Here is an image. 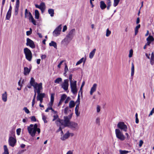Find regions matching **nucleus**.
<instances>
[{
    "label": "nucleus",
    "mask_w": 154,
    "mask_h": 154,
    "mask_svg": "<svg viewBox=\"0 0 154 154\" xmlns=\"http://www.w3.org/2000/svg\"><path fill=\"white\" fill-rule=\"evenodd\" d=\"M96 51V49L94 48L90 53L89 55V57L91 59L93 58L94 55Z\"/></svg>",
    "instance_id": "nucleus-23"
},
{
    "label": "nucleus",
    "mask_w": 154,
    "mask_h": 154,
    "mask_svg": "<svg viewBox=\"0 0 154 154\" xmlns=\"http://www.w3.org/2000/svg\"><path fill=\"white\" fill-rule=\"evenodd\" d=\"M71 98L69 97H66V100L65 101V103L66 104L68 103V102L71 100Z\"/></svg>",
    "instance_id": "nucleus-46"
},
{
    "label": "nucleus",
    "mask_w": 154,
    "mask_h": 154,
    "mask_svg": "<svg viewBox=\"0 0 154 154\" xmlns=\"http://www.w3.org/2000/svg\"><path fill=\"white\" fill-rule=\"evenodd\" d=\"M31 120L32 121L35 122L36 121V119L34 116H32L31 118Z\"/></svg>",
    "instance_id": "nucleus-57"
},
{
    "label": "nucleus",
    "mask_w": 154,
    "mask_h": 154,
    "mask_svg": "<svg viewBox=\"0 0 154 154\" xmlns=\"http://www.w3.org/2000/svg\"><path fill=\"white\" fill-rule=\"evenodd\" d=\"M20 1L19 0H17L15 6L19 7Z\"/></svg>",
    "instance_id": "nucleus-58"
},
{
    "label": "nucleus",
    "mask_w": 154,
    "mask_h": 154,
    "mask_svg": "<svg viewBox=\"0 0 154 154\" xmlns=\"http://www.w3.org/2000/svg\"><path fill=\"white\" fill-rule=\"evenodd\" d=\"M68 127L74 130H77L79 128V126L78 124L74 122H71Z\"/></svg>",
    "instance_id": "nucleus-13"
},
{
    "label": "nucleus",
    "mask_w": 154,
    "mask_h": 154,
    "mask_svg": "<svg viewBox=\"0 0 154 154\" xmlns=\"http://www.w3.org/2000/svg\"><path fill=\"white\" fill-rule=\"evenodd\" d=\"M26 45L27 46H29L32 48H35V45L34 42L29 38H27L26 39Z\"/></svg>",
    "instance_id": "nucleus-14"
},
{
    "label": "nucleus",
    "mask_w": 154,
    "mask_h": 154,
    "mask_svg": "<svg viewBox=\"0 0 154 154\" xmlns=\"http://www.w3.org/2000/svg\"><path fill=\"white\" fill-rule=\"evenodd\" d=\"M29 30L26 31V34L28 36L32 34V29L31 28L29 29Z\"/></svg>",
    "instance_id": "nucleus-43"
},
{
    "label": "nucleus",
    "mask_w": 154,
    "mask_h": 154,
    "mask_svg": "<svg viewBox=\"0 0 154 154\" xmlns=\"http://www.w3.org/2000/svg\"><path fill=\"white\" fill-rule=\"evenodd\" d=\"M21 131V129L20 128H18L16 130L17 134L18 135H19L20 134Z\"/></svg>",
    "instance_id": "nucleus-49"
},
{
    "label": "nucleus",
    "mask_w": 154,
    "mask_h": 154,
    "mask_svg": "<svg viewBox=\"0 0 154 154\" xmlns=\"http://www.w3.org/2000/svg\"><path fill=\"white\" fill-rule=\"evenodd\" d=\"M117 127L125 132H126L128 128L126 125L123 122H120L117 124Z\"/></svg>",
    "instance_id": "nucleus-10"
},
{
    "label": "nucleus",
    "mask_w": 154,
    "mask_h": 154,
    "mask_svg": "<svg viewBox=\"0 0 154 154\" xmlns=\"http://www.w3.org/2000/svg\"><path fill=\"white\" fill-rule=\"evenodd\" d=\"M35 18L38 19L39 18V14L38 11L37 10H35Z\"/></svg>",
    "instance_id": "nucleus-29"
},
{
    "label": "nucleus",
    "mask_w": 154,
    "mask_h": 154,
    "mask_svg": "<svg viewBox=\"0 0 154 154\" xmlns=\"http://www.w3.org/2000/svg\"><path fill=\"white\" fill-rule=\"evenodd\" d=\"M53 118H54L52 120L53 121H54L55 120L57 119L58 118V116L57 115H54L53 116Z\"/></svg>",
    "instance_id": "nucleus-55"
},
{
    "label": "nucleus",
    "mask_w": 154,
    "mask_h": 154,
    "mask_svg": "<svg viewBox=\"0 0 154 154\" xmlns=\"http://www.w3.org/2000/svg\"><path fill=\"white\" fill-rule=\"evenodd\" d=\"M80 96H79V94L78 95V98H77V100H76L75 102V103L76 104L75 107H79V105L80 103Z\"/></svg>",
    "instance_id": "nucleus-32"
},
{
    "label": "nucleus",
    "mask_w": 154,
    "mask_h": 154,
    "mask_svg": "<svg viewBox=\"0 0 154 154\" xmlns=\"http://www.w3.org/2000/svg\"><path fill=\"white\" fill-rule=\"evenodd\" d=\"M100 7L102 10H104L106 7V5L103 1H101L100 2Z\"/></svg>",
    "instance_id": "nucleus-20"
},
{
    "label": "nucleus",
    "mask_w": 154,
    "mask_h": 154,
    "mask_svg": "<svg viewBox=\"0 0 154 154\" xmlns=\"http://www.w3.org/2000/svg\"><path fill=\"white\" fill-rule=\"evenodd\" d=\"M140 24L138 25L135 28V35H136L138 32V29L140 28Z\"/></svg>",
    "instance_id": "nucleus-31"
},
{
    "label": "nucleus",
    "mask_w": 154,
    "mask_h": 154,
    "mask_svg": "<svg viewBox=\"0 0 154 154\" xmlns=\"http://www.w3.org/2000/svg\"><path fill=\"white\" fill-rule=\"evenodd\" d=\"M72 74H70L69 76V79L70 81V84L73 83V82L72 80Z\"/></svg>",
    "instance_id": "nucleus-45"
},
{
    "label": "nucleus",
    "mask_w": 154,
    "mask_h": 154,
    "mask_svg": "<svg viewBox=\"0 0 154 154\" xmlns=\"http://www.w3.org/2000/svg\"><path fill=\"white\" fill-rule=\"evenodd\" d=\"M28 14H29V12H28V10L27 9H25V17H27L29 16V15H28Z\"/></svg>",
    "instance_id": "nucleus-51"
},
{
    "label": "nucleus",
    "mask_w": 154,
    "mask_h": 154,
    "mask_svg": "<svg viewBox=\"0 0 154 154\" xmlns=\"http://www.w3.org/2000/svg\"><path fill=\"white\" fill-rule=\"evenodd\" d=\"M75 105V103L73 100H71L69 103V107L72 108L74 107Z\"/></svg>",
    "instance_id": "nucleus-25"
},
{
    "label": "nucleus",
    "mask_w": 154,
    "mask_h": 154,
    "mask_svg": "<svg viewBox=\"0 0 154 154\" xmlns=\"http://www.w3.org/2000/svg\"><path fill=\"white\" fill-rule=\"evenodd\" d=\"M97 112L100 111V107L99 106H97Z\"/></svg>",
    "instance_id": "nucleus-63"
},
{
    "label": "nucleus",
    "mask_w": 154,
    "mask_h": 154,
    "mask_svg": "<svg viewBox=\"0 0 154 154\" xmlns=\"http://www.w3.org/2000/svg\"><path fill=\"white\" fill-rule=\"evenodd\" d=\"M7 94L6 91L2 94V100L4 102L7 101Z\"/></svg>",
    "instance_id": "nucleus-21"
},
{
    "label": "nucleus",
    "mask_w": 154,
    "mask_h": 154,
    "mask_svg": "<svg viewBox=\"0 0 154 154\" xmlns=\"http://www.w3.org/2000/svg\"><path fill=\"white\" fill-rule=\"evenodd\" d=\"M96 123L98 125H100V119L99 118H97L96 119Z\"/></svg>",
    "instance_id": "nucleus-56"
},
{
    "label": "nucleus",
    "mask_w": 154,
    "mask_h": 154,
    "mask_svg": "<svg viewBox=\"0 0 154 154\" xmlns=\"http://www.w3.org/2000/svg\"><path fill=\"white\" fill-rule=\"evenodd\" d=\"M71 91L74 94L77 93V89L76 88V81L73 82V83L70 84Z\"/></svg>",
    "instance_id": "nucleus-11"
},
{
    "label": "nucleus",
    "mask_w": 154,
    "mask_h": 154,
    "mask_svg": "<svg viewBox=\"0 0 154 154\" xmlns=\"http://www.w3.org/2000/svg\"><path fill=\"white\" fill-rule=\"evenodd\" d=\"M75 32V29H73L71 30L68 32L66 37L64 39L65 42H70L73 38Z\"/></svg>",
    "instance_id": "nucleus-2"
},
{
    "label": "nucleus",
    "mask_w": 154,
    "mask_h": 154,
    "mask_svg": "<svg viewBox=\"0 0 154 154\" xmlns=\"http://www.w3.org/2000/svg\"><path fill=\"white\" fill-rule=\"evenodd\" d=\"M39 88L38 89L37 91V93L38 94V95L37 96V100L38 101V100L41 99H43V98H44L45 96V94L44 93H41V90L42 89V88Z\"/></svg>",
    "instance_id": "nucleus-9"
},
{
    "label": "nucleus",
    "mask_w": 154,
    "mask_h": 154,
    "mask_svg": "<svg viewBox=\"0 0 154 154\" xmlns=\"http://www.w3.org/2000/svg\"><path fill=\"white\" fill-rule=\"evenodd\" d=\"M29 83L31 86L33 87L34 89L38 90L39 88H42V83L41 82L38 84L37 83L33 77L31 78Z\"/></svg>",
    "instance_id": "nucleus-3"
},
{
    "label": "nucleus",
    "mask_w": 154,
    "mask_h": 154,
    "mask_svg": "<svg viewBox=\"0 0 154 154\" xmlns=\"http://www.w3.org/2000/svg\"><path fill=\"white\" fill-rule=\"evenodd\" d=\"M54 94H51V101L50 103H51V105H52L53 102L54 101Z\"/></svg>",
    "instance_id": "nucleus-37"
},
{
    "label": "nucleus",
    "mask_w": 154,
    "mask_h": 154,
    "mask_svg": "<svg viewBox=\"0 0 154 154\" xmlns=\"http://www.w3.org/2000/svg\"><path fill=\"white\" fill-rule=\"evenodd\" d=\"M8 142L10 146L14 147L17 142V140L14 133H13L12 136H10L9 137Z\"/></svg>",
    "instance_id": "nucleus-6"
},
{
    "label": "nucleus",
    "mask_w": 154,
    "mask_h": 154,
    "mask_svg": "<svg viewBox=\"0 0 154 154\" xmlns=\"http://www.w3.org/2000/svg\"><path fill=\"white\" fill-rule=\"evenodd\" d=\"M23 110L27 114H29L30 112L29 110L26 107H24L23 109Z\"/></svg>",
    "instance_id": "nucleus-50"
},
{
    "label": "nucleus",
    "mask_w": 154,
    "mask_h": 154,
    "mask_svg": "<svg viewBox=\"0 0 154 154\" xmlns=\"http://www.w3.org/2000/svg\"><path fill=\"white\" fill-rule=\"evenodd\" d=\"M52 109V107H48L45 110V112H48L49 111V110H50Z\"/></svg>",
    "instance_id": "nucleus-61"
},
{
    "label": "nucleus",
    "mask_w": 154,
    "mask_h": 154,
    "mask_svg": "<svg viewBox=\"0 0 154 154\" xmlns=\"http://www.w3.org/2000/svg\"><path fill=\"white\" fill-rule=\"evenodd\" d=\"M19 7L15 6L14 14L15 15H17L18 12Z\"/></svg>",
    "instance_id": "nucleus-41"
},
{
    "label": "nucleus",
    "mask_w": 154,
    "mask_h": 154,
    "mask_svg": "<svg viewBox=\"0 0 154 154\" xmlns=\"http://www.w3.org/2000/svg\"><path fill=\"white\" fill-rule=\"evenodd\" d=\"M27 130L29 133L32 137L35 135L36 131L38 134L40 133V129L38 128V125L36 124H35L34 125L30 124L29 126H28Z\"/></svg>",
    "instance_id": "nucleus-1"
},
{
    "label": "nucleus",
    "mask_w": 154,
    "mask_h": 154,
    "mask_svg": "<svg viewBox=\"0 0 154 154\" xmlns=\"http://www.w3.org/2000/svg\"><path fill=\"white\" fill-rule=\"evenodd\" d=\"M154 40L153 37L152 36L149 35L146 38L147 41H150V42H153Z\"/></svg>",
    "instance_id": "nucleus-35"
},
{
    "label": "nucleus",
    "mask_w": 154,
    "mask_h": 154,
    "mask_svg": "<svg viewBox=\"0 0 154 154\" xmlns=\"http://www.w3.org/2000/svg\"><path fill=\"white\" fill-rule=\"evenodd\" d=\"M70 119L68 117L66 116L64 117V120L58 119L57 121L60 122L62 125H63L65 127H68L69 123L71 122L70 121Z\"/></svg>",
    "instance_id": "nucleus-5"
},
{
    "label": "nucleus",
    "mask_w": 154,
    "mask_h": 154,
    "mask_svg": "<svg viewBox=\"0 0 154 154\" xmlns=\"http://www.w3.org/2000/svg\"><path fill=\"white\" fill-rule=\"evenodd\" d=\"M68 69L67 66L66 64L65 65V68H64L65 72L64 73V74H66L67 72L68 71Z\"/></svg>",
    "instance_id": "nucleus-52"
},
{
    "label": "nucleus",
    "mask_w": 154,
    "mask_h": 154,
    "mask_svg": "<svg viewBox=\"0 0 154 154\" xmlns=\"http://www.w3.org/2000/svg\"><path fill=\"white\" fill-rule=\"evenodd\" d=\"M153 113H154V107L152 109V110L150 111V113L149 115V116H150L152 115Z\"/></svg>",
    "instance_id": "nucleus-54"
},
{
    "label": "nucleus",
    "mask_w": 154,
    "mask_h": 154,
    "mask_svg": "<svg viewBox=\"0 0 154 154\" xmlns=\"http://www.w3.org/2000/svg\"><path fill=\"white\" fill-rule=\"evenodd\" d=\"M131 75L132 77H133L134 74V63H131Z\"/></svg>",
    "instance_id": "nucleus-28"
},
{
    "label": "nucleus",
    "mask_w": 154,
    "mask_h": 154,
    "mask_svg": "<svg viewBox=\"0 0 154 154\" xmlns=\"http://www.w3.org/2000/svg\"><path fill=\"white\" fill-rule=\"evenodd\" d=\"M62 25L60 24L56 28L53 32V35L54 37L59 36L60 34L62 29Z\"/></svg>",
    "instance_id": "nucleus-8"
},
{
    "label": "nucleus",
    "mask_w": 154,
    "mask_h": 154,
    "mask_svg": "<svg viewBox=\"0 0 154 154\" xmlns=\"http://www.w3.org/2000/svg\"><path fill=\"white\" fill-rule=\"evenodd\" d=\"M69 80L68 79H65L64 82L61 85V88H63L65 91L68 90L69 87Z\"/></svg>",
    "instance_id": "nucleus-12"
},
{
    "label": "nucleus",
    "mask_w": 154,
    "mask_h": 154,
    "mask_svg": "<svg viewBox=\"0 0 154 154\" xmlns=\"http://www.w3.org/2000/svg\"><path fill=\"white\" fill-rule=\"evenodd\" d=\"M11 12L8 11L6 15V19L7 20H9L11 15Z\"/></svg>",
    "instance_id": "nucleus-34"
},
{
    "label": "nucleus",
    "mask_w": 154,
    "mask_h": 154,
    "mask_svg": "<svg viewBox=\"0 0 154 154\" xmlns=\"http://www.w3.org/2000/svg\"><path fill=\"white\" fill-rule=\"evenodd\" d=\"M35 6L36 8L40 9L42 12L44 11L46 8L45 3L44 2H42L39 5L35 4Z\"/></svg>",
    "instance_id": "nucleus-15"
},
{
    "label": "nucleus",
    "mask_w": 154,
    "mask_h": 154,
    "mask_svg": "<svg viewBox=\"0 0 154 154\" xmlns=\"http://www.w3.org/2000/svg\"><path fill=\"white\" fill-rule=\"evenodd\" d=\"M24 151V150H23L18 151L17 154H21Z\"/></svg>",
    "instance_id": "nucleus-64"
},
{
    "label": "nucleus",
    "mask_w": 154,
    "mask_h": 154,
    "mask_svg": "<svg viewBox=\"0 0 154 154\" xmlns=\"http://www.w3.org/2000/svg\"><path fill=\"white\" fill-rule=\"evenodd\" d=\"M84 60V58H82L79 61H78L76 63V65H78L80 63H82L83 61Z\"/></svg>",
    "instance_id": "nucleus-44"
},
{
    "label": "nucleus",
    "mask_w": 154,
    "mask_h": 154,
    "mask_svg": "<svg viewBox=\"0 0 154 154\" xmlns=\"http://www.w3.org/2000/svg\"><path fill=\"white\" fill-rule=\"evenodd\" d=\"M120 0H114L113 6L114 7L116 6L118 4Z\"/></svg>",
    "instance_id": "nucleus-39"
},
{
    "label": "nucleus",
    "mask_w": 154,
    "mask_h": 154,
    "mask_svg": "<svg viewBox=\"0 0 154 154\" xmlns=\"http://www.w3.org/2000/svg\"><path fill=\"white\" fill-rule=\"evenodd\" d=\"M75 113L77 117L79 116L80 112H79V107H75Z\"/></svg>",
    "instance_id": "nucleus-30"
},
{
    "label": "nucleus",
    "mask_w": 154,
    "mask_h": 154,
    "mask_svg": "<svg viewBox=\"0 0 154 154\" xmlns=\"http://www.w3.org/2000/svg\"><path fill=\"white\" fill-rule=\"evenodd\" d=\"M70 136V134L69 131H68L66 134H65L63 137L60 138L61 140H64L67 139Z\"/></svg>",
    "instance_id": "nucleus-19"
},
{
    "label": "nucleus",
    "mask_w": 154,
    "mask_h": 154,
    "mask_svg": "<svg viewBox=\"0 0 154 154\" xmlns=\"http://www.w3.org/2000/svg\"><path fill=\"white\" fill-rule=\"evenodd\" d=\"M48 12L51 17H52L54 16V10L53 9H49L48 10Z\"/></svg>",
    "instance_id": "nucleus-26"
},
{
    "label": "nucleus",
    "mask_w": 154,
    "mask_h": 154,
    "mask_svg": "<svg viewBox=\"0 0 154 154\" xmlns=\"http://www.w3.org/2000/svg\"><path fill=\"white\" fill-rule=\"evenodd\" d=\"M119 152L120 154H127L129 152L127 150H120Z\"/></svg>",
    "instance_id": "nucleus-38"
},
{
    "label": "nucleus",
    "mask_w": 154,
    "mask_h": 154,
    "mask_svg": "<svg viewBox=\"0 0 154 154\" xmlns=\"http://www.w3.org/2000/svg\"><path fill=\"white\" fill-rule=\"evenodd\" d=\"M24 74L25 75H28L30 71V69L26 67H24Z\"/></svg>",
    "instance_id": "nucleus-22"
},
{
    "label": "nucleus",
    "mask_w": 154,
    "mask_h": 154,
    "mask_svg": "<svg viewBox=\"0 0 154 154\" xmlns=\"http://www.w3.org/2000/svg\"><path fill=\"white\" fill-rule=\"evenodd\" d=\"M63 62H64L63 60H62L61 61H60V62L59 63V64H58V66H57L59 68H60L61 65Z\"/></svg>",
    "instance_id": "nucleus-59"
},
{
    "label": "nucleus",
    "mask_w": 154,
    "mask_h": 154,
    "mask_svg": "<svg viewBox=\"0 0 154 154\" xmlns=\"http://www.w3.org/2000/svg\"><path fill=\"white\" fill-rule=\"evenodd\" d=\"M37 90H38L37 89H34L35 94H34V96L33 97V100H35V97H36V92H37Z\"/></svg>",
    "instance_id": "nucleus-53"
},
{
    "label": "nucleus",
    "mask_w": 154,
    "mask_h": 154,
    "mask_svg": "<svg viewBox=\"0 0 154 154\" xmlns=\"http://www.w3.org/2000/svg\"><path fill=\"white\" fill-rule=\"evenodd\" d=\"M115 133L117 138L122 141L125 140V137L119 129H116Z\"/></svg>",
    "instance_id": "nucleus-7"
},
{
    "label": "nucleus",
    "mask_w": 154,
    "mask_h": 154,
    "mask_svg": "<svg viewBox=\"0 0 154 154\" xmlns=\"http://www.w3.org/2000/svg\"><path fill=\"white\" fill-rule=\"evenodd\" d=\"M62 79L61 78H58L56 79V80L54 81L55 83H57L58 84H59L60 82L62 81Z\"/></svg>",
    "instance_id": "nucleus-36"
},
{
    "label": "nucleus",
    "mask_w": 154,
    "mask_h": 154,
    "mask_svg": "<svg viewBox=\"0 0 154 154\" xmlns=\"http://www.w3.org/2000/svg\"><path fill=\"white\" fill-rule=\"evenodd\" d=\"M66 97L67 95L65 94H63L61 96L60 101L58 104V106L62 104V103H63L64 101L66 99Z\"/></svg>",
    "instance_id": "nucleus-16"
},
{
    "label": "nucleus",
    "mask_w": 154,
    "mask_h": 154,
    "mask_svg": "<svg viewBox=\"0 0 154 154\" xmlns=\"http://www.w3.org/2000/svg\"><path fill=\"white\" fill-rule=\"evenodd\" d=\"M143 141L142 140H140L139 142V146L140 147H141L143 144Z\"/></svg>",
    "instance_id": "nucleus-62"
},
{
    "label": "nucleus",
    "mask_w": 154,
    "mask_h": 154,
    "mask_svg": "<svg viewBox=\"0 0 154 154\" xmlns=\"http://www.w3.org/2000/svg\"><path fill=\"white\" fill-rule=\"evenodd\" d=\"M67 29V26L66 25L64 26L63 27V29L62 31L63 32H65L66 30Z\"/></svg>",
    "instance_id": "nucleus-60"
},
{
    "label": "nucleus",
    "mask_w": 154,
    "mask_h": 154,
    "mask_svg": "<svg viewBox=\"0 0 154 154\" xmlns=\"http://www.w3.org/2000/svg\"><path fill=\"white\" fill-rule=\"evenodd\" d=\"M42 120L44 121V123H47L48 122L46 120V119H47L46 117L43 114H42Z\"/></svg>",
    "instance_id": "nucleus-40"
},
{
    "label": "nucleus",
    "mask_w": 154,
    "mask_h": 154,
    "mask_svg": "<svg viewBox=\"0 0 154 154\" xmlns=\"http://www.w3.org/2000/svg\"><path fill=\"white\" fill-rule=\"evenodd\" d=\"M111 33V31L109 30V29H106V36L107 37H108L109 36Z\"/></svg>",
    "instance_id": "nucleus-42"
},
{
    "label": "nucleus",
    "mask_w": 154,
    "mask_h": 154,
    "mask_svg": "<svg viewBox=\"0 0 154 154\" xmlns=\"http://www.w3.org/2000/svg\"><path fill=\"white\" fill-rule=\"evenodd\" d=\"M49 45L50 46H53L55 48L57 49V43L53 41H52L49 44Z\"/></svg>",
    "instance_id": "nucleus-27"
},
{
    "label": "nucleus",
    "mask_w": 154,
    "mask_h": 154,
    "mask_svg": "<svg viewBox=\"0 0 154 154\" xmlns=\"http://www.w3.org/2000/svg\"><path fill=\"white\" fill-rule=\"evenodd\" d=\"M133 54V51L132 49H131L129 51V57L130 58L131 57Z\"/></svg>",
    "instance_id": "nucleus-48"
},
{
    "label": "nucleus",
    "mask_w": 154,
    "mask_h": 154,
    "mask_svg": "<svg viewBox=\"0 0 154 154\" xmlns=\"http://www.w3.org/2000/svg\"><path fill=\"white\" fill-rule=\"evenodd\" d=\"M71 112V110L69 109V107L67 106L64 109V113L65 115H67L68 114V112Z\"/></svg>",
    "instance_id": "nucleus-33"
},
{
    "label": "nucleus",
    "mask_w": 154,
    "mask_h": 154,
    "mask_svg": "<svg viewBox=\"0 0 154 154\" xmlns=\"http://www.w3.org/2000/svg\"><path fill=\"white\" fill-rule=\"evenodd\" d=\"M106 4L107 6H111V2L110 0H106Z\"/></svg>",
    "instance_id": "nucleus-47"
},
{
    "label": "nucleus",
    "mask_w": 154,
    "mask_h": 154,
    "mask_svg": "<svg viewBox=\"0 0 154 154\" xmlns=\"http://www.w3.org/2000/svg\"><path fill=\"white\" fill-rule=\"evenodd\" d=\"M150 64L152 65L154 63V53L152 52L151 54V58L150 59Z\"/></svg>",
    "instance_id": "nucleus-24"
},
{
    "label": "nucleus",
    "mask_w": 154,
    "mask_h": 154,
    "mask_svg": "<svg viewBox=\"0 0 154 154\" xmlns=\"http://www.w3.org/2000/svg\"><path fill=\"white\" fill-rule=\"evenodd\" d=\"M97 86V85L96 83H94L90 91V94L91 95H92L93 93L96 91Z\"/></svg>",
    "instance_id": "nucleus-17"
},
{
    "label": "nucleus",
    "mask_w": 154,
    "mask_h": 154,
    "mask_svg": "<svg viewBox=\"0 0 154 154\" xmlns=\"http://www.w3.org/2000/svg\"><path fill=\"white\" fill-rule=\"evenodd\" d=\"M29 20H31V22L34 25H36V21L34 20V19L33 18L31 13L30 12H29Z\"/></svg>",
    "instance_id": "nucleus-18"
},
{
    "label": "nucleus",
    "mask_w": 154,
    "mask_h": 154,
    "mask_svg": "<svg viewBox=\"0 0 154 154\" xmlns=\"http://www.w3.org/2000/svg\"><path fill=\"white\" fill-rule=\"evenodd\" d=\"M23 50L26 59L29 61H31L32 58V54L31 51L27 48H25Z\"/></svg>",
    "instance_id": "nucleus-4"
}]
</instances>
